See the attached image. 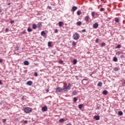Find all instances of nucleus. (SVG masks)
I'll return each instance as SVG.
<instances>
[{
    "label": "nucleus",
    "instance_id": "1",
    "mask_svg": "<svg viewBox=\"0 0 125 125\" xmlns=\"http://www.w3.org/2000/svg\"><path fill=\"white\" fill-rule=\"evenodd\" d=\"M24 112L26 114H29L30 113H31L32 111H33V109L30 107H25L24 109Z\"/></svg>",
    "mask_w": 125,
    "mask_h": 125
},
{
    "label": "nucleus",
    "instance_id": "2",
    "mask_svg": "<svg viewBox=\"0 0 125 125\" xmlns=\"http://www.w3.org/2000/svg\"><path fill=\"white\" fill-rule=\"evenodd\" d=\"M73 39H74V40H75V41H78V40L80 39V34H79L78 33H75L73 35Z\"/></svg>",
    "mask_w": 125,
    "mask_h": 125
},
{
    "label": "nucleus",
    "instance_id": "3",
    "mask_svg": "<svg viewBox=\"0 0 125 125\" xmlns=\"http://www.w3.org/2000/svg\"><path fill=\"white\" fill-rule=\"evenodd\" d=\"M71 87L72 85L71 84V83H69L68 85L66 86V87L63 89V90H64V91H68V90H70V89H71Z\"/></svg>",
    "mask_w": 125,
    "mask_h": 125
},
{
    "label": "nucleus",
    "instance_id": "4",
    "mask_svg": "<svg viewBox=\"0 0 125 125\" xmlns=\"http://www.w3.org/2000/svg\"><path fill=\"white\" fill-rule=\"evenodd\" d=\"M62 90H63V88H62L61 87H58L56 88L57 92H61V91H62Z\"/></svg>",
    "mask_w": 125,
    "mask_h": 125
},
{
    "label": "nucleus",
    "instance_id": "5",
    "mask_svg": "<svg viewBox=\"0 0 125 125\" xmlns=\"http://www.w3.org/2000/svg\"><path fill=\"white\" fill-rule=\"evenodd\" d=\"M42 112H46L47 111V106H44L42 107Z\"/></svg>",
    "mask_w": 125,
    "mask_h": 125
},
{
    "label": "nucleus",
    "instance_id": "6",
    "mask_svg": "<svg viewBox=\"0 0 125 125\" xmlns=\"http://www.w3.org/2000/svg\"><path fill=\"white\" fill-rule=\"evenodd\" d=\"M93 27L94 29H97L98 28V23L97 22L95 23L93 25Z\"/></svg>",
    "mask_w": 125,
    "mask_h": 125
},
{
    "label": "nucleus",
    "instance_id": "7",
    "mask_svg": "<svg viewBox=\"0 0 125 125\" xmlns=\"http://www.w3.org/2000/svg\"><path fill=\"white\" fill-rule=\"evenodd\" d=\"M94 119H95L96 121H99V120H100V116L99 115L95 116L94 117Z\"/></svg>",
    "mask_w": 125,
    "mask_h": 125
},
{
    "label": "nucleus",
    "instance_id": "8",
    "mask_svg": "<svg viewBox=\"0 0 125 125\" xmlns=\"http://www.w3.org/2000/svg\"><path fill=\"white\" fill-rule=\"evenodd\" d=\"M26 84L27 85H32V84H33V82L31 81H28L27 83H26Z\"/></svg>",
    "mask_w": 125,
    "mask_h": 125
},
{
    "label": "nucleus",
    "instance_id": "9",
    "mask_svg": "<svg viewBox=\"0 0 125 125\" xmlns=\"http://www.w3.org/2000/svg\"><path fill=\"white\" fill-rule=\"evenodd\" d=\"M23 63H24V65H25V66H28V65L30 64V63L28 61H24Z\"/></svg>",
    "mask_w": 125,
    "mask_h": 125
},
{
    "label": "nucleus",
    "instance_id": "10",
    "mask_svg": "<svg viewBox=\"0 0 125 125\" xmlns=\"http://www.w3.org/2000/svg\"><path fill=\"white\" fill-rule=\"evenodd\" d=\"M32 28H33V30H36V29H37V28H38V26L36 24H33L32 25Z\"/></svg>",
    "mask_w": 125,
    "mask_h": 125
},
{
    "label": "nucleus",
    "instance_id": "11",
    "mask_svg": "<svg viewBox=\"0 0 125 125\" xmlns=\"http://www.w3.org/2000/svg\"><path fill=\"white\" fill-rule=\"evenodd\" d=\"M103 94L104 95H107L108 94V91L105 90L103 91Z\"/></svg>",
    "mask_w": 125,
    "mask_h": 125
},
{
    "label": "nucleus",
    "instance_id": "12",
    "mask_svg": "<svg viewBox=\"0 0 125 125\" xmlns=\"http://www.w3.org/2000/svg\"><path fill=\"white\" fill-rule=\"evenodd\" d=\"M72 94L73 95H77L78 94V91L77 90H74L72 92Z\"/></svg>",
    "mask_w": 125,
    "mask_h": 125
},
{
    "label": "nucleus",
    "instance_id": "13",
    "mask_svg": "<svg viewBox=\"0 0 125 125\" xmlns=\"http://www.w3.org/2000/svg\"><path fill=\"white\" fill-rule=\"evenodd\" d=\"M73 11H76L78 9V7L74 6L72 8Z\"/></svg>",
    "mask_w": 125,
    "mask_h": 125
},
{
    "label": "nucleus",
    "instance_id": "14",
    "mask_svg": "<svg viewBox=\"0 0 125 125\" xmlns=\"http://www.w3.org/2000/svg\"><path fill=\"white\" fill-rule=\"evenodd\" d=\"M41 27H42V22H39L37 24V28H41Z\"/></svg>",
    "mask_w": 125,
    "mask_h": 125
},
{
    "label": "nucleus",
    "instance_id": "15",
    "mask_svg": "<svg viewBox=\"0 0 125 125\" xmlns=\"http://www.w3.org/2000/svg\"><path fill=\"white\" fill-rule=\"evenodd\" d=\"M45 35H46V34L45 33V31L41 32V36H42V37H44V36H45Z\"/></svg>",
    "mask_w": 125,
    "mask_h": 125
},
{
    "label": "nucleus",
    "instance_id": "16",
    "mask_svg": "<svg viewBox=\"0 0 125 125\" xmlns=\"http://www.w3.org/2000/svg\"><path fill=\"white\" fill-rule=\"evenodd\" d=\"M102 83L101 82H100L98 84H97V86H99L100 87H101L102 86Z\"/></svg>",
    "mask_w": 125,
    "mask_h": 125
},
{
    "label": "nucleus",
    "instance_id": "17",
    "mask_svg": "<svg viewBox=\"0 0 125 125\" xmlns=\"http://www.w3.org/2000/svg\"><path fill=\"white\" fill-rule=\"evenodd\" d=\"M78 62V61L76 59H74L73 61V65H76Z\"/></svg>",
    "mask_w": 125,
    "mask_h": 125
},
{
    "label": "nucleus",
    "instance_id": "18",
    "mask_svg": "<svg viewBox=\"0 0 125 125\" xmlns=\"http://www.w3.org/2000/svg\"><path fill=\"white\" fill-rule=\"evenodd\" d=\"M88 19H89V17L88 16L85 17V21H86V22L88 21Z\"/></svg>",
    "mask_w": 125,
    "mask_h": 125
},
{
    "label": "nucleus",
    "instance_id": "19",
    "mask_svg": "<svg viewBox=\"0 0 125 125\" xmlns=\"http://www.w3.org/2000/svg\"><path fill=\"white\" fill-rule=\"evenodd\" d=\"M66 120L63 119V118H62L59 120V122L60 123H63V122H65Z\"/></svg>",
    "mask_w": 125,
    "mask_h": 125
},
{
    "label": "nucleus",
    "instance_id": "20",
    "mask_svg": "<svg viewBox=\"0 0 125 125\" xmlns=\"http://www.w3.org/2000/svg\"><path fill=\"white\" fill-rule=\"evenodd\" d=\"M115 21L116 23H118V22H120V20H119V18H115Z\"/></svg>",
    "mask_w": 125,
    "mask_h": 125
},
{
    "label": "nucleus",
    "instance_id": "21",
    "mask_svg": "<svg viewBox=\"0 0 125 125\" xmlns=\"http://www.w3.org/2000/svg\"><path fill=\"white\" fill-rule=\"evenodd\" d=\"M118 115L119 116H123V115H124V113H123V111H119Z\"/></svg>",
    "mask_w": 125,
    "mask_h": 125
},
{
    "label": "nucleus",
    "instance_id": "22",
    "mask_svg": "<svg viewBox=\"0 0 125 125\" xmlns=\"http://www.w3.org/2000/svg\"><path fill=\"white\" fill-rule=\"evenodd\" d=\"M27 31L29 32V33H30V32H33V29H31L30 27H28L27 28Z\"/></svg>",
    "mask_w": 125,
    "mask_h": 125
},
{
    "label": "nucleus",
    "instance_id": "23",
    "mask_svg": "<svg viewBox=\"0 0 125 125\" xmlns=\"http://www.w3.org/2000/svg\"><path fill=\"white\" fill-rule=\"evenodd\" d=\"M113 61H114V62H117V61H118V58H117V57H114Z\"/></svg>",
    "mask_w": 125,
    "mask_h": 125
},
{
    "label": "nucleus",
    "instance_id": "24",
    "mask_svg": "<svg viewBox=\"0 0 125 125\" xmlns=\"http://www.w3.org/2000/svg\"><path fill=\"white\" fill-rule=\"evenodd\" d=\"M83 106V104H80L79 105H78V107L79 108V109H82Z\"/></svg>",
    "mask_w": 125,
    "mask_h": 125
},
{
    "label": "nucleus",
    "instance_id": "25",
    "mask_svg": "<svg viewBox=\"0 0 125 125\" xmlns=\"http://www.w3.org/2000/svg\"><path fill=\"white\" fill-rule=\"evenodd\" d=\"M62 25H63V22H62V21H60V22H59V26L60 27H61V26H62Z\"/></svg>",
    "mask_w": 125,
    "mask_h": 125
},
{
    "label": "nucleus",
    "instance_id": "26",
    "mask_svg": "<svg viewBox=\"0 0 125 125\" xmlns=\"http://www.w3.org/2000/svg\"><path fill=\"white\" fill-rule=\"evenodd\" d=\"M76 24H77V25H78V26H81V25H82V22L78 21Z\"/></svg>",
    "mask_w": 125,
    "mask_h": 125
},
{
    "label": "nucleus",
    "instance_id": "27",
    "mask_svg": "<svg viewBox=\"0 0 125 125\" xmlns=\"http://www.w3.org/2000/svg\"><path fill=\"white\" fill-rule=\"evenodd\" d=\"M77 101H78V99H77V97L73 98V102H77Z\"/></svg>",
    "mask_w": 125,
    "mask_h": 125
},
{
    "label": "nucleus",
    "instance_id": "28",
    "mask_svg": "<svg viewBox=\"0 0 125 125\" xmlns=\"http://www.w3.org/2000/svg\"><path fill=\"white\" fill-rule=\"evenodd\" d=\"M77 14V15H81V14H82V12L81 11H78Z\"/></svg>",
    "mask_w": 125,
    "mask_h": 125
},
{
    "label": "nucleus",
    "instance_id": "29",
    "mask_svg": "<svg viewBox=\"0 0 125 125\" xmlns=\"http://www.w3.org/2000/svg\"><path fill=\"white\" fill-rule=\"evenodd\" d=\"M121 47H122V45H121V44H118L115 48H121Z\"/></svg>",
    "mask_w": 125,
    "mask_h": 125
},
{
    "label": "nucleus",
    "instance_id": "30",
    "mask_svg": "<svg viewBox=\"0 0 125 125\" xmlns=\"http://www.w3.org/2000/svg\"><path fill=\"white\" fill-rule=\"evenodd\" d=\"M51 44H52V42H48V46H49L50 47V46H51Z\"/></svg>",
    "mask_w": 125,
    "mask_h": 125
},
{
    "label": "nucleus",
    "instance_id": "31",
    "mask_svg": "<svg viewBox=\"0 0 125 125\" xmlns=\"http://www.w3.org/2000/svg\"><path fill=\"white\" fill-rule=\"evenodd\" d=\"M114 71H115V72H117V71H119V68H118V67H115V68H114Z\"/></svg>",
    "mask_w": 125,
    "mask_h": 125
},
{
    "label": "nucleus",
    "instance_id": "32",
    "mask_svg": "<svg viewBox=\"0 0 125 125\" xmlns=\"http://www.w3.org/2000/svg\"><path fill=\"white\" fill-rule=\"evenodd\" d=\"M105 45H106V44L104 42L102 43L101 44L102 47H103V46H105Z\"/></svg>",
    "mask_w": 125,
    "mask_h": 125
},
{
    "label": "nucleus",
    "instance_id": "33",
    "mask_svg": "<svg viewBox=\"0 0 125 125\" xmlns=\"http://www.w3.org/2000/svg\"><path fill=\"white\" fill-rule=\"evenodd\" d=\"M100 11H105V9L104 8H101Z\"/></svg>",
    "mask_w": 125,
    "mask_h": 125
},
{
    "label": "nucleus",
    "instance_id": "34",
    "mask_svg": "<svg viewBox=\"0 0 125 125\" xmlns=\"http://www.w3.org/2000/svg\"><path fill=\"white\" fill-rule=\"evenodd\" d=\"M91 14H92V17H94V15H95V13L94 12H92Z\"/></svg>",
    "mask_w": 125,
    "mask_h": 125
},
{
    "label": "nucleus",
    "instance_id": "35",
    "mask_svg": "<svg viewBox=\"0 0 125 125\" xmlns=\"http://www.w3.org/2000/svg\"><path fill=\"white\" fill-rule=\"evenodd\" d=\"M15 49V50H19V47L18 46H16Z\"/></svg>",
    "mask_w": 125,
    "mask_h": 125
},
{
    "label": "nucleus",
    "instance_id": "36",
    "mask_svg": "<svg viewBox=\"0 0 125 125\" xmlns=\"http://www.w3.org/2000/svg\"><path fill=\"white\" fill-rule=\"evenodd\" d=\"M95 42L96 43H98V42H99V39H96L95 41Z\"/></svg>",
    "mask_w": 125,
    "mask_h": 125
},
{
    "label": "nucleus",
    "instance_id": "37",
    "mask_svg": "<svg viewBox=\"0 0 125 125\" xmlns=\"http://www.w3.org/2000/svg\"><path fill=\"white\" fill-rule=\"evenodd\" d=\"M124 57H125V55H121L120 56V58L121 59H123V58H124Z\"/></svg>",
    "mask_w": 125,
    "mask_h": 125
},
{
    "label": "nucleus",
    "instance_id": "38",
    "mask_svg": "<svg viewBox=\"0 0 125 125\" xmlns=\"http://www.w3.org/2000/svg\"><path fill=\"white\" fill-rule=\"evenodd\" d=\"M76 44H77V43H76L75 42H72V45H76Z\"/></svg>",
    "mask_w": 125,
    "mask_h": 125
},
{
    "label": "nucleus",
    "instance_id": "39",
    "mask_svg": "<svg viewBox=\"0 0 125 125\" xmlns=\"http://www.w3.org/2000/svg\"><path fill=\"white\" fill-rule=\"evenodd\" d=\"M54 32L56 33H58V29H55Z\"/></svg>",
    "mask_w": 125,
    "mask_h": 125
},
{
    "label": "nucleus",
    "instance_id": "40",
    "mask_svg": "<svg viewBox=\"0 0 125 125\" xmlns=\"http://www.w3.org/2000/svg\"><path fill=\"white\" fill-rule=\"evenodd\" d=\"M34 76H35V77H38V73L35 72Z\"/></svg>",
    "mask_w": 125,
    "mask_h": 125
},
{
    "label": "nucleus",
    "instance_id": "41",
    "mask_svg": "<svg viewBox=\"0 0 125 125\" xmlns=\"http://www.w3.org/2000/svg\"><path fill=\"white\" fill-rule=\"evenodd\" d=\"M86 32V30L85 29L82 30V33H85Z\"/></svg>",
    "mask_w": 125,
    "mask_h": 125
},
{
    "label": "nucleus",
    "instance_id": "42",
    "mask_svg": "<svg viewBox=\"0 0 125 125\" xmlns=\"http://www.w3.org/2000/svg\"><path fill=\"white\" fill-rule=\"evenodd\" d=\"M8 32V28H6L5 29V33H7Z\"/></svg>",
    "mask_w": 125,
    "mask_h": 125
},
{
    "label": "nucleus",
    "instance_id": "43",
    "mask_svg": "<svg viewBox=\"0 0 125 125\" xmlns=\"http://www.w3.org/2000/svg\"><path fill=\"white\" fill-rule=\"evenodd\" d=\"M10 23H11V24H12L13 23H14V21H10Z\"/></svg>",
    "mask_w": 125,
    "mask_h": 125
},
{
    "label": "nucleus",
    "instance_id": "44",
    "mask_svg": "<svg viewBox=\"0 0 125 125\" xmlns=\"http://www.w3.org/2000/svg\"><path fill=\"white\" fill-rule=\"evenodd\" d=\"M2 61H3V60L0 59V63H2Z\"/></svg>",
    "mask_w": 125,
    "mask_h": 125
},
{
    "label": "nucleus",
    "instance_id": "45",
    "mask_svg": "<svg viewBox=\"0 0 125 125\" xmlns=\"http://www.w3.org/2000/svg\"><path fill=\"white\" fill-rule=\"evenodd\" d=\"M24 124H28V121L25 120L24 121Z\"/></svg>",
    "mask_w": 125,
    "mask_h": 125
},
{
    "label": "nucleus",
    "instance_id": "46",
    "mask_svg": "<svg viewBox=\"0 0 125 125\" xmlns=\"http://www.w3.org/2000/svg\"><path fill=\"white\" fill-rule=\"evenodd\" d=\"M6 122V119L3 120V123H5Z\"/></svg>",
    "mask_w": 125,
    "mask_h": 125
},
{
    "label": "nucleus",
    "instance_id": "47",
    "mask_svg": "<svg viewBox=\"0 0 125 125\" xmlns=\"http://www.w3.org/2000/svg\"><path fill=\"white\" fill-rule=\"evenodd\" d=\"M46 92H48L49 91V90L48 89H47L45 90Z\"/></svg>",
    "mask_w": 125,
    "mask_h": 125
},
{
    "label": "nucleus",
    "instance_id": "48",
    "mask_svg": "<svg viewBox=\"0 0 125 125\" xmlns=\"http://www.w3.org/2000/svg\"><path fill=\"white\" fill-rule=\"evenodd\" d=\"M26 30H24L22 32V34H26Z\"/></svg>",
    "mask_w": 125,
    "mask_h": 125
},
{
    "label": "nucleus",
    "instance_id": "49",
    "mask_svg": "<svg viewBox=\"0 0 125 125\" xmlns=\"http://www.w3.org/2000/svg\"><path fill=\"white\" fill-rule=\"evenodd\" d=\"M0 84H2V82H1V80H0Z\"/></svg>",
    "mask_w": 125,
    "mask_h": 125
},
{
    "label": "nucleus",
    "instance_id": "50",
    "mask_svg": "<svg viewBox=\"0 0 125 125\" xmlns=\"http://www.w3.org/2000/svg\"><path fill=\"white\" fill-rule=\"evenodd\" d=\"M99 108H100L99 106H97V107H96V109H97V110H98V109H99Z\"/></svg>",
    "mask_w": 125,
    "mask_h": 125
},
{
    "label": "nucleus",
    "instance_id": "51",
    "mask_svg": "<svg viewBox=\"0 0 125 125\" xmlns=\"http://www.w3.org/2000/svg\"><path fill=\"white\" fill-rule=\"evenodd\" d=\"M66 125H72V124H71L69 123V124H66Z\"/></svg>",
    "mask_w": 125,
    "mask_h": 125
},
{
    "label": "nucleus",
    "instance_id": "52",
    "mask_svg": "<svg viewBox=\"0 0 125 125\" xmlns=\"http://www.w3.org/2000/svg\"><path fill=\"white\" fill-rule=\"evenodd\" d=\"M8 5H10V3H8Z\"/></svg>",
    "mask_w": 125,
    "mask_h": 125
},
{
    "label": "nucleus",
    "instance_id": "53",
    "mask_svg": "<svg viewBox=\"0 0 125 125\" xmlns=\"http://www.w3.org/2000/svg\"><path fill=\"white\" fill-rule=\"evenodd\" d=\"M101 1H104V0H101Z\"/></svg>",
    "mask_w": 125,
    "mask_h": 125
},
{
    "label": "nucleus",
    "instance_id": "54",
    "mask_svg": "<svg viewBox=\"0 0 125 125\" xmlns=\"http://www.w3.org/2000/svg\"><path fill=\"white\" fill-rule=\"evenodd\" d=\"M50 9H51V7H49Z\"/></svg>",
    "mask_w": 125,
    "mask_h": 125
},
{
    "label": "nucleus",
    "instance_id": "55",
    "mask_svg": "<svg viewBox=\"0 0 125 125\" xmlns=\"http://www.w3.org/2000/svg\"><path fill=\"white\" fill-rule=\"evenodd\" d=\"M0 12H1V10L0 9Z\"/></svg>",
    "mask_w": 125,
    "mask_h": 125
},
{
    "label": "nucleus",
    "instance_id": "56",
    "mask_svg": "<svg viewBox=\"0 0 125 125\" xmlns=\"http://www.w3.org/2000/svg\"><path fill=\"white\" fill-rule=\"evenodd\" d=\"M120 53H121L119 52V53H118V54H119V55H120Z\"/></svg>",
    "mask_w": 125,
    "mask_h": 125
},
{
    "label": "nucleus",
    "instance_id": "57",
    "mask_svg": "<svg viewBox=\"0 0 125 125\" xmlns=\"http://www.w3.org/2000/svg\"><path fill=\"white\" fill-rule=\"evenodd\" d=\"M86 80H85V79H83V81H86Z\"/></svg>",
    "mask_w": 125,
    "mask_h": 125
}]
</instances>
